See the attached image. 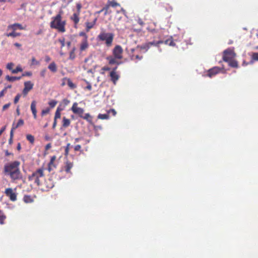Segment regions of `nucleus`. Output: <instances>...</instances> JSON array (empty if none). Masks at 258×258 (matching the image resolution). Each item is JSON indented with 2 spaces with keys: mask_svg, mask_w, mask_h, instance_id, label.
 <instances>
[{
  "mask_svg": "<svg viewBox=\"0 0 258 258\" xmlns=\"http://www.w3.org/2000/svg\"><path fill=\"white\" fill-rule=\"evenodd\" d=\"M20 162L18 161L11 162L6 164L4 168V173L10 176L12 182L23 180V175L20 169Z\"/></svg>",
  "mask_w": 258,
  "mask_h": 258,
  "instance_id": "obj_1",
  "label": "nucleus"
},
{
  "mask_svg": "<svg viewBox=\"0 0 258 258\" xmlns=\"http://www.w3.org/2000/svg\"><path fill=\"white\" fill-rule=\"evenodd\" d=\"M51 22L50 23V27L51 28L57 30L60 32H64L66 31L65 25L66 21L62 20L61 15L59 13L56 16L51 18Z\"/></svg>",
  "mask_w": 258,
  "mask_h": 258,
  "instance_id": "obj_2",
  "label": "nucleus"
},
{
  "mask_svg": "<svg viewBox=\"0 0 258 258\" xmlns=\"http://www.w3.org/2000/svg\"><path fill=\"white\" fill-rule=\"evenodd\" d=\"M44 176L43 169L39 168L34 172L31 175H29L28 179L30 181L34 182L37 185H39L41 180L44 178Z\"/></svg>",
  "mask_w": 258,
  "mask_h": 258,
  "instance_id": "obj_3",
  "label": "nucleus"
},
{
  "mask_svg": "<svg viewBox=\"0 0 258 258\" xmlns=\"http://www.w3.org/2000/svg\"><path fill=\"white\" fill-rule=\"evenodd\" d=\"M114 35L112 33H106L102 31L97 36V39L99 41H105L107 46H110L112 45Z\"/></svg>",
  "mask_w": 258,
  "mask_h": 258,
  "instance_id": "obj_4",
  "label": "nucleus"
},
{
  "mask_svg": "<svg viewBox=\"0 0 258 258\" xmlns=\"http://www.w3.org/2000/svg\"><path fill=\"white\" fill-rule=\"evenodd\" d=\"M236 54L234 52L233 49L228 48L223 52V59L225 61H229L233 59Z\"/></svg>",
  "mask_w": 258,
  "mask_h": 258,
  "instance_id": "obj_5",
  "label": "nucleus"
},
{
  "mask_svg": "<svg viewBox=\"0 0 258 258\" xmlns=\"http://www.w3.org/2000/svg\"><path fill=\"white\" fill-rule=\"evenodd\" d=\"M123 49L120 45H116L112 50L113 56L118 59L122 58Z\"/></svg>",
  "mask_w": 258,
  "mask_h": 258,
  "instance_id": "obj_6",
  "label": "nucleus"
},
{
  "mask_svg": "<svg viewBox=\"0 0 258 258\" xmlns=\"http://www.w3.org/2000/svg\"><path fill=\"white\" fill-rule=\"evenodd\" d=\"M5 194L12 201H15L17 200V195L12 188H6Z\"/></svg>",
  "mask_w": 258,
  "mask_h": 258,
  "instance_id": "obj_7",
  "label": "nucleus"
},
{
  "mask_svg": "<svg viewBox=\"0 0 258 258\" xmlns=\"http://www.w3.org/2000/svg\"><path fill=\"white\" fill-rule=\"evenodd\" d=\"M116 69H117V67H115L110 73V77L111 78V80L113 82V83L114 85L116 84V82L117 81V80H118V79L119 78V75L116 72Z\"/></svg>",
  "mask_w": 258,
  "mask_h": 258,
  "instance_id": "obj_8",
  "label": "nucleus"
},
{
  "mask_svg": "<svg viewBox=\"0 0 258 258\" xmlns=\"http://www.w3.org/2000/svg\"><path fill=\"white\" fill-rule=\"evenodd\" d=\"M33 87V84L30 81L25 82L24 83V88L23 90V94L26 96L29 91H30Z\"/></svg>",
  "mask_w": 258,
  "mask_h": 258,
  "instance_id": "obj_9",
  "label": "nucleus"
},
{
  "mask_svg": "<svg viewBox=\"0 0 258 258\" xmlns=\"http://www.w3.org/2000/svg\"><path fill=\"white\" fill-rule=\"evenodd\" d=\"M8 29L15 31L17 30H25V28L19 23H15L9 25L8 27Z\"/></svg>",
  "mask_w": 258,
  "mask_h": 258,
  "instance_id": "obj_10",
  "label": "nucleus"
},
{
  "mask_svg": "<svg viewBox=\"0 0 258 258\" xmlns=\"http://www.w3.org/2000/svg\"><path fill=\"white\" fill-rule=\"evenodd\" d=\"M77 105V103H74L72 107V110L74 113L78 114L81 116L84 112V109L82 108L78 107Z\"/></svg>",
  "mask_w": 258,
  "mask_h": 258,
  "instance_id": "obj_11",
  "label": "nucleus"
},
{
  "mask_svg": "<svg viewBox=\"0 0 258 258\" xmlns=\"http://www.w3.org/2000/svg\"><path fill=\"white\" fill-rule=\"evenodd\" d=\"M220 71V69L219 67H214L209 70L208 76L209 77H212L213 76L218 74Z\"/></svg>",
  "mask_w": 258,
  "mask_h": 258,
  "instance_id": "obj_12",
  "label": "nucleus"
},
{
  "mask_svg": "<svg viewBox=\"0 0 258 258\" xmlns=\"http://www.w3.org/2000/svg\"><path fill=\"white\" fill-rule=\"evenodd\" d=\"M89 47V44L88 42V39L86 38H83L81 44H80V51H83L87 49Z\"/></svg>",
  "mask_w": 258,
  "mask_h": 258,
  "instance_id": "obj_13",
  "label": "nucleus"
},
{
  "mask_svg": "<svg viewBox=\"0 0 258 258\" xmlns=\"http://www.w3.org/2000/svg\"><path fill=\"white\" fill-rule=\"evenodd\" d=\"M36 102L35 101H33L31 104V110L32 111L33 117L35 119L37 118V110H36Z\"/></svg>",
  "mask_w": 258,
  "mask_h": 258,
  "instance_id": "obj_14",
  "label": "nucleus"
},
{
  "mask_svg": "<svg viewBox=\"0 0 258 258\" xmlns=\"http://www.w3.org/2000/svg\"><path fill=\"white\" fill-rule=\"evenodd\" d=\"M24 123V120L22 119H20L18 122V123L16 124L14 122L12 124V127L11 128V132L14 133L15 130L19 127V126H22Z\"/></svg>",
  "mask_w": 258,
  "mask_h": 258,
  "instance_id": "obj_15",
  "label": "nucleus"
},
{
  "mask_svg": "<svg viewBox=\"0 0 258 258\" xmlns=\"http://www.w3.org/2000/svg\"><path fill=\"white\" fill-rule=\"evenodd\" d=\"M107 59L108 60L109 63L110 64H120V62H118L116 59H118L117 58L114 57L113 56H109L107 57Z\"/></svg>",
  "mask_w": 258,
  "mask_h": 258,
  "instance_id": "obj_16",
  "label": "nucleus"
},
{
  "mask_svg": "<svg viewBox=\"0 0 258 258\" xmlns=\"http://www.w3.org/2000/svg\"><path fill=\"white\" fill-rule=\"evenodd\" d=\"M79 15L80 14L75 13L71 17V19L75 24H77L80 21Z\"/></svg>",
  "mask_w": 258,
  "mask_h": 258,
  "instance_id": "obj_17",
  "label": "nucleus"
},
{
  "mask_svg": "<svg viewBox=\"0 0 258 258\" xmlns=\"http://www.w3.org/2000/svg\"><path fill=\"white\" fill-rule=\"evenodd\" d=\"M97 21V19H95L93 22H86V31L88 32L90 29L92 28L94 26V25L95 24L96 22Z\"/></svg>",
  "mask_w": 258,
  "mask_h": 258,
  "instance_id": "obj_18",
  "label": "nucleus"
},
{
  "mask_svg": "<svg viewBox=\"0 0 258 258\" xmlns=\"http://www.w3.org/2000/svg\"><path fill=\"white\" fill-rule=\"evenodd\" d=\"M163 43V41H153V42H150L146 44V46L147 47V49H148L151 46L154 45V46H158L160 44Z\"/></svg>",
  "mask_w": 258,
  "mask_h": 258,
  "instance_id": "obj_19",
  "label": "nucleus"
},
{
  "mask_svg": "<svg viewBox=\"0 0 258 258\" xmlns=\"http://www.w3.org/2000/svg\"><path fill=\"white\" fill-rule=\"evenodd\" d=\"M64 80H67V85L71 89H74L76 88V85L73 83L70 79L64 78Z\"/></svg>",
  "mask_w": 258,
  "mask_h": 258,
  "instance_id": "obj_20",
  "label": "nucleus"
},
{
  "mask_svg": "<svg viewBox=\"0 0 258 258\" xmlns=\"http://www.w3.org/2000/svg\"><path fill=\"white\" fill-rule=\"evenodd\" d=\"M71 121L70 120L67 118L66 117H63L62 120V126L64 127H68L70 124Z\"/></svg>",
  "mask_w": 258,
  "mask_h": 258,
  "instance_id": "obj_21",
  "label": "nucleus"
},
{
  "mask_svg": "<svg viewBox=\"0 0 258 258\" xmlns=\"http://www.w3.org/2000/svg\"><path fill=\"white\" fill-rule=\"evenodd\" d=\"M6 79L10 82H14L16 80H19L21 79V77H10L7 76Z\"/></svg>",
  "mask_w": 258,
  "mask_h": 258,
  "instance_id": "obj_22",
  "label": "nucleus"
},
{
  "mask_svg": "<svg viewBox=\"0 0 258 258\" xmlns=\"http://www.w3.org/2000/svg\"><path fill=\"white\" fill-rule=\"evenodd\" d=\"M48 68L52 72H56L57 71L56 66L54 62H51L48 66Z\"/></svg>",
  "mask_w": 258,
  "mask_h": 258,
  "instance_id": "obj_23",
  "label": "nucleus"
},
{
  "mask_svg": "<svg viewBox=\"0 0 258 258\" xmlns=\"http://www.w3.org/2000/svg\"><path fill=\"white\" fill-rule=\"evenodd\" d=\"M228 62L229 66L233 68H237L238 67V63L237 62L233 59H231L229 61H227Z\"/></svg>",
  "mask_w": 258,
  "mask_h": 258,
  "instance_id": "obj_24",
  "label": "nucleus"
},
{
  "mask_svg": "<svg viewBox=\"0 0 258 258\" xmlns=\"http://www.w3.org/2000/svg\"><path fill=\"white\" fill-rule=\"evenodd\" d=\"M73 164L70 162H67L66 163V165L65 166V170L67 172L69 173L70 172L71 169L73 167Z\"/></svg>",
  "mask_w": 258,
  "mask_h": 258,
  "instance_id": "obj_25",
  "label": "nucleus"
},
{
  "mask_svg": "<svg viewBox=\"0 0 258 258\" xmlns=\"http://www.w3.org/2000/svg\"><path fill=\"white\" fill-rule=\"evenodd\" d=\"M62 109L60 108L59 107H57L55 113V116H54V119H57L58 118H60L61 116L60 111Z\"/></svg>",
  "mask_w": 258,
  "mask_h": 258,
  "instance_id": "obj_26",
  "label": "nucleus"
},
{
  "mask_svg": "<svg viewBox=\"0 0 258 258\" xmlns=\"http://www.w3.org/2000/svg\"><path fill=\"white\" fill-rule=\"evenodd\" d=\"M98 118L100 119H107L109 118V114H99Z\"/></svg>",
  "mask_w": 258,
  "mask_h": 258,
  "instance_id": "obj_27",
  "label": "nucleus"
},
{
  "mask_svg": "<svg viewBox=\"0 0 258 258\" xmlns=\"http://www.w3.org/2000/svg\"><path fill=\"white\" fill-rule=\"evenodd\" d=\"M6 35L8 37H16L17 36H20V33H16L15 31H13L10 33H7L6 34Z\"/></svg>",
  "mask_w": 258,
  "mask_h": 258,
  "instance_id": "obj_28",
  "label": "nucleus"
},
{
  "mask_svg": "<svg viewBox=\"0 0 258 258\" xmlns=\"http://www.w3.org/2000/svg\"><path fill=\"white\" fill-rule=\"evenodd\" d=\"M108 5L109 6V7L111 6L112 7H116L117 6H120L119 4L117 3V2H116L114 1H109Z\"/></svg>",
  "mask_w": 258,
  "mask_h": 258,
  "instance_id": "obj_29",
  "label": "nucleus"
},
{
  "mask_svg": "<svg viewBox=\"0 0 258 258\" xmlns=\"http://www.w3.org/2000/svg\"><path fill=\"white\" fill-rule=\"evenodd\" d=\"M163 43L169 46H173L175 45V43L171 39L166 40V41H163Z\"/></svg>",
  "mask_w": 258,
  "mask_h": 258,
  "instance_id": "obj_30",
  "label": "nucleus"
},
{
  "mask_svg": "<svg viewBox=\"0 0 258 258\" xmlns=\"http://www.w3.org/2000/svg\"><path fill=\"white\" fill-rule=\"evenodd\" d=\"M23 70L20 66H18L14 70H12L13 74H17L18 72H22Z\"/></svg>",
  "mask_w": 258,
  "mask_h": 258,
  "instance_id": "obj_31",
  "label": "nucleus"
},
{
  "mask_svg": "<svg viewBox=\"0 0 258 258\" xmlns=\"http://www.w3.org/2000/svg\"><path fill=\"white\" fill-rule=\"evenodd\" d=\"M252 60L251 61L250 63H252L254 60H258V53L257 52H254L252 54Z\"/></svg>",
  "mask_w": 258,
  "mask_h": 258,
  "instance_id": "obj_32",
  "label": "nucleus"
},
{
  "mask_svg": "<svg viewBox=\"0 0 258 258\" xmlns=\"http://www.w3.org/2000/svg\"><path fill=\"white\" fill-rule=\"evenodd\" d=\"M6 219V216L4 215L3 213L0 210V224H3L4 223V220Z\"/></svg>",
  "mask_w": 258,
  "mask_h": 258,
  "instance_id": "obj_33",
  "label": "nucleus"
},
{
  "mask_svg": "<svg viewBox=\"0 0 258 258\" xmlns=\"http://www.w3.org/2000/svg\"><path fill=\"white\" fill-rule=\"evenodd\" d=\"M75 50H76L75 48L74 47L72 49V51L70 52V57H69L70 59H73L75 58Z\"/></svg>",
  "mask_w": 258,
  "mask_h": 258,
  "instance_id": "obj_34",
  "label": "nucleus"
},
{
  "mask_svg": "<svg viewBox=\"0 0 258 258\" xmlns=\"http://www.w3.org/2000/svg\"><path fill=\"white\" fill-rule=\"evenodd\" d=\"M27 139L31 143H33L34 142V138L31 135H27L26 136Z\"/></svg>",
  "mask_w": 258,
  "mask_h": 258,
  "instance_id": "obj_35",
  "label": "nucleus"
},
{
  "mask_svg": "<svg viewBox=\"0 0 258 258\" xmlns=\"http://www.w3.org/2000/svg\"><path fill=\"white\" fill-rule=\"evenodd\" d=\"M57 101L54 100H51L49 102L48 104L49 105V106H50V107L51 108H53L57 104Z\"/></svg>",
  "mask_w": 258,
  "mask_h": 258,
  "instance_id": "obj_36",
  "label": "nucleus"
},
{
  "mask_svg": "<svg viewBox=\"0 0 258 258\" xmlns=\"http://www.w3.org/2000/svg\"><path fill=\"white\" fill-rule=\"evenodd\" d=\"M39 62L37 61L35 57H32L31 59V65H39Z\"/></svg>",
  "mask_w": 258,
  "mask_h": 258,
  "instance_id": "obj_37",
  "label": "nucleus"
},
{
  "mask_svg": "<svg viewBox=\"0 0 258 258\" xmlns=\"http://www.w3.org/2000/svg\"><path fill=\"white\" fill-rule=\"evenodd\" d=\"M24 201L26 203H30L32 201L30 197H29V196H25L24 197Z\"/></svg>",
  "mask_w": 258,
  "mask_h": 258,
  "instance_id": "obj_38",
  "label": "nucleus"
},
{
  "mask_svg": "<svg viewBox=\"0 0 258 258\" xmlns=\"http://www.w3.org/2000/svg\"><path fill=\"white\" fill-rule=\"evenodd\" d=\"M109 6L108 5H107V6H106L105 7H104L101 11L100 12H102L103 11H105V13H104V15H107L108 13V9H109Z\"/></svg>",
  "mask_w": 258,
  "mask_h": 258,
  "instance_id": "obj_39",
  "label": "nucleus"
},
{
  "mask_svg": "<svg viewBox=\"0 0 258 258\" xmlns=\"http://www.w3.org/2000/svg\"><path fill=\"white\" fill-rule=\"evenodd\" d=\"M14 64L13 62L8 63L7 65V69L11 70L12 71V70H13L12 68L14 67Z\"/></svg>",
  "mask_w": 258,
  "mask_h": 258,
  "instance_id": "obj_40",
  "label": "nucleus"
},
{
  "mask_svg": "<svg viewBox=\"0 0 258 258\" xmlns=\"http://www.w3.org/2000/svg\"><path fill=\"white\" fill-rule=\"evenodd\" d=\"M49 111H50V109L48 108H47L45 109L42 110L41 111V115L44 116L46 114L48 113L49 112Z\"/></svg>",
  "mask_w": 258,
  "mask_h": 258,
  "instance_id": "obj_41",
  "label": "nucleus"
},
{
  "mask_svg": "<svg viewBox=\"0 0 258 258\" xmlns=\"http://www.w3.org/2000/svg\"><path fill=\"white\" fill-rule=\"evenodd\" d=\"M21 97V95L18 94H17L14 98V102L15 104H16L19 100L20 98Z\"/></svg>",
  "mask_w": 258,
  "mask_h": 258,
  "instance_id": "obj_42",
  "label": "nucleus"
},
{
  "mask_svg": "<svg viewBox=\"0 0 258 258\" xmlns=\"http://www.w3.org/2000/svg\"><path fill=\"white\" fill-rule=\"evenodd\" d=\"M77 13H78V14H80V12H81V9L82 8V5L80 3H78L77 4Z\"/></svg>",
  "mask_w": 258,
  "mask_h": 258,
  "instance_id": "obj_43",
  "label": "nucleus"
},
{
  "mask_svg": "<svg viewBox=\"0 0 258 258\" xmlns=\"http://www.w3.org/2000/svg\"><path fill=\"white\" fill-rule=\"evenodd\" d=\"M13 136H14V133L13 132V131L10 132V139L9 140V143L10 144H12L13 143Z\"/></svg>",
  "mask_w": 258,
  "mask_h": 258,
  "instance_id": "obj_44",
  "label": "nucleus"
},
{
  "mask_svg": "<svg viewBox=\"0 0 258 258\" xmlns=\"http://www.w3.org/2000/svg\"><path fill=\"white\" fill-rule=\"evenodd\" d=\"M70 143H68L65 148V155H68L69 154V149H70Z\"/></svg>",
  "mask_w": 258,
  "mask_h": 258,
  "instance_id": "obj_45",
  "label": "nucleus"
},
{
  "mask_svg": "<svg viewBox=\"0 0 258 258\" xmlns=\"http://www.w3.org/2000/svg\"><path fill=\"white\" fill-rule=\"evenodd\" d=\"M46 72V70L45 69H43V70H41V71L40 72V76H41L42 78H44V77H45V76Z\"/></svg>",
  "mask_w": 258,
  "mask_h": 258,
  "instance_id": "obj_46",
  "label": "nucleus"
},
{
  "mask_svg": "<svg viewBox=\"0 0 258 258\" xmlns=\"http://www.w3.org/2000/svg\"><path fill=\"white\" fill-rule=\"evenodd\" d=\"M108 113H112L113 116H115L116 114V111L114 109H111L107 111Z\"/></svg>",
  "mask_w": 258,
  "mask_h": 258,
  "instance_id": "obj_47",
  "label": "nucleus"
},
{
  "mask_svg": "<svg viewBox=\"0 0 258 258\" xmlns=\"http://www.w3.org/2000/svg\"><path fill=\"white\" fill-rule=\"evenodd\" d=\"M32 74L31 72H25L22 74V76H31Z\"/></svg>",
  "mask_w": 258,
  "mask_h": 258,
  "instance_id": "obj_48",
  "label": "nucleus"
},
{
  "mask_svg": "<svg viewBox=\"0 0 258 258\" xmlns=\"http://www.w3.org/2000/svg\"><path fill=\"white\" fill-rule=\"evenodd\" d=\"M59 41L61 43V47H63L65 45V39L62 38L59 40Z\"/></svg>",
  "mask_w": 258,
  "mask_h": 258,
  "instance_id": "obj_49",
  "label": "nucleus"
},
{
  "mask_svg": "<svg viewBox=\"0 0 258 258\" xmlns=\"http://www.w3.org/2000/svg\"><path fill=\"white\" fill-rule=\"evenodd\" d=\"M79 35L80 36H83L84 38H86V39H88V37H87V35L86 34V33L85 32H81L79 33Z\"/></svg>",
  "mask_w": 258,
  "mask_h": 258,
  "instance_id": "obj_50",
  "label": "nucleus"
},
{
  "mask_svg": "<svg viewBox=\"0 0 258 258\" xmlns=\"http://www.w3.org/2000/svg\"><path fill=\"white\" fill-rule=\"evenodd\" d=\"M10 105H11V103H8V104L4 105L3 107V110H5L6 109L10 107Z\"/></svg>",
  "mask_w": 258,
  "mask_h": 258,
  "instance_id": "obj_51",
  "label": "nucleus"
},
{
  "mask_svg": "<svg viewBox=\"0 0 258 258\" xmlns=\"http://www.w3.org/2000/svg\"><path fill=\"white\" fill-rule=\"evenodd\" d=\"M81 117H82L84 119H88L89 117H90V115L89 113H86L84 116L81 115Z\"/></svg>",
  "mask_w": 258,
  "mask_h": 258,
  "instance_id": "obj_52",
  "label": "nucleus"
},
{
  "mask_svg": "<svg viewBox=\"0 0 258 258\" xmlns=\"http://www.w3.org/2000/svg\"><path fill=\"white\" fill-rule=\"evenodd\" d=\"M81 146L80 145H78L75 147L74 149L75 151H79L81 149Z\"/></svg>",
  "mask_w": 258,
  "mask_h": 258,
  "instance_id": "obj_53",
  "label": "nucleus"
},
{
  "mask_svg": "<svg viewBox=\"0 0 258 258\" xmlns=\"http://www.w3.org/2000/svg\"><path fill=\"white\" fill-rule=\"evenodd\" d=\"M6 92V89H3L1 92H0V98L3 97L5 93Z\"/></svg>",
  "mask_w": 258,
  "mask_h": 258,
  "instance_id": "obj_54",
  "label": "nucleus"
},
{
  "mask_svg": "<svg viewBox=\"0 0 258 258\" xmlns=\"http://www.w3.org/2000/svg\"><path fill=\"white\" fill-rule=\"evenodd\" d=\"M66 84H67V80H64V78L62 79V83H61V86H64V85H66Z\"/></svg>",
  "mask_w": 258,
  "mask_h": 258,
  "instance_id": "obj_55",
  "label": "nucleus"
},
{
  "mask_svg": "<svg viewBox=\"0 0 258 258\" xmlns=\"http://www.w3.org/2000/svg\"><path fill=\"white\" fill-rule=\"evenodd\" d=\"M6 126H5L4 127H3L1 130H0V136L2 135V134L6 130Z\"/></svg>",
  "mask_w": 258,
  "mask_h": 258,
  "instance_id": "obj_56",
  "label": "nucleus"
},
{
  "mask_svg": "<svg viewBox=\"0 0 258 258\" xmlns=\"http://www.w3.org/2000/svg\"><path fill=\"white\" fill-rule=\"evenodd\" d=\"M51 60V58L49 56H46L45 57V60L46 61V62H49V61H50Z\"/></svg>",
  "mask_w": 258,
  "mask_h": 258,
  "instance_id": "obj_57",
  "label": "nucleus"
},
{
  "mask_svg": "<svg viewBox=\"0 0 258 258\" xmlns=\"http://www.w3.org/2000/svg\"><path fill=\"white\" fill-rule=\"evenodd\" d=\"M56 124H57L56 119H54V122H53V125H52V128H55V127L56 126Z\"/></svg>",
  "mask_w": 258,
  "mask_h": 258,
  "instance_id": "obj_58",
  "label": "nucleus"
},
{
  "mask_svg": "<svg viewBox=\"0 0 258 258\" xmlns=\"http://www.w3.org/2000/svg\"><path fill=\"white\" fill-rule=\"evenodd\" d=\"M86 88L89 90H91L92 89V86L90 84L88 83V85L86 86Z\"/></svg>",
  "mask_w": 258,
  "mask_h": 258,
  "instance_id": "obj_59",
  "label": "nucleus"
},
{
  "mask_svg": "<svg viewBox=\"0 0 258 258\" xmlns=\"http://www.w3.org/2000/svg\"><path fill=\"white\" fill-rule=\"evenodd\" d=\"M138 23L140 24L141 25H143L144 22L142 21L141 19H139L138 20Z\"/></svg>",
  "mask_w": 258,
  "mask_h": 258,
  "instance_id": "obj_60",
  "label": "nucleus"
},
{
  "mask_svg": "<svg viewBox=\"0 0 258 258\" xmlns=\"http://www.w3.org/2000/svg\"><path fill=\"white\" fill-rule=\"evenodd\" d=\"M17 150L20 151L21 149L20 143H18L17 147Z\"/></svg>",
  "mask_w": 258,
  "mask_h": 258,
  "instance_id": "obj_61",
  "label": "nucleus"
},
{
  "mask_svg": "<svg viewBox=\"0 0 258 258\" xmlns=\"http://www.w3.org/2000/svg\"><path fill=\"white\" fill-rule=\"evenodd\" d=\"M14 45L17 47H20L21 46V44L19 43H15Z\"/></svg>",
  "mask_w": 258,
  "mask_h": 258,
  "instance_id": "obj_62",
  "label": "nucleus"
},
{
  "mask_svg": "<svg viewBox=\"0 0 258 258\" xmlns=\"http://www.w3.org/2000/svg\"><path fill=\"white\" fill-rule=\"evenodd\" d=\"M102 70L103 71H109V70H110V68L108 67H104L102 68Z\"/></svg>",
  "mask_w": 258,
  "mask_h": 258,
  "instance_id": "obj_63",
  "label": "nucleus"
},
{
  "mask_svg": "<svg viewBox=\"0 0 258 258\" xmlns=\"http://www.w3.org/2000/svg\"><path fill=\"white\" fill-rule=\"evenodd\" d=\"M142 57H143L142 56H139V55H137L136 56V58L137 59H140V60H141V59L142 58Z\"/></svg>",
  "mask_w": 258,
  "mask_h": 258,
  "instance_id": "obj_64",
  "label": "nucleus"
}]
</instances>
